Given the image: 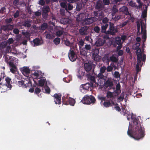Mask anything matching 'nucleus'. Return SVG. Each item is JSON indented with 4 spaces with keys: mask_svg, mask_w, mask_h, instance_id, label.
Instances as JSON below:
<instances>
[{
    "mask_svg": "<svg viewBox=\"0 0 150 150\" xmlns=\"http://www.w3.org/2000/svg\"><path fill=\"white\" fill-rule=\"evenodd\" d=\"M105 42L104 39L99 38L96 41L95 45L97 47L102 46L104 45Z\"/></svg>",
    "mask_w": 150,
    "mask_h": 150,
    "instance_id": "9b49d317",
    "label": "nucleus"
},
{
    "mask_svg": "<svg viewBox=\"0 0 150 150\" xmlns=\"http://www.w3.org/2000/svg\"><path fill=\"white\" fill-rule=\"evenodd\" d=\"M13 28V25H8L3 27V29L5 30H11Z\"/></svg>",
    "mask_w": 150,
    "mask_h": 150,
    "instance_id": "7c9ffc66",
    "label": "nucleus"
},
{
    "mask_svg": "<svg viewBox=\"0 0 150 150\" xmlns=\"http://www.w3.org/2000/svg\"><path fill=\"white\" fill-rule=\"evenodd\" d=\"M118 11L117 7L116 5H114L112 8V15H113L115 13Z\"/></svg>",
    "mask_w": 150,
    "mask_h": 150,
    "instance_id": "72a5a7b5",
    "label": "nucleus"
},
{
    "mask_svg": "<svg viewBox=\"0 0 150 150\" xmlns=\"http://www.w3.org/2000/svg\"><path fill=\"white\" fill-rule=\"evenodd\" d=\"M114 75L115 77L116 78H118L120 77V74L118 72L115 71Z\"/></svg>",
    "mask_w": 150,
    "mask_h": 150,
    "instance_id": "052dcab7",
    "label": "nucleus"
},
{
    "mask_svg": "<svg viewBox=\"0 0 150 150\" xmlns=\"http://www.w3.org/2000/svg\"><path fill=\"white\" fill-rule=\"evenodd\" d=\"M147 7L146 6L145 7V9L142 12V16L143 18L145 20V21L146 22V19H145V18L146 17L147 15Z\"/></svg>",
    "mask_w": 150,
    "mask_h": 150,
    "instance_id": "bb28decb",
    "label": "nucleus"
},
{
    "mask_svg": "<svg viewBox=\"0 0 150 150\" xmlns=\"http://www.w3.org/2000/svg\"><path fill=\"white\" fill-rule=\"evenodd\" d=\"M111 103L110 101H105L103 103V105L105 107H108L111 105Z\"/></svg>",
    "mask_w": 150,
    "mask_h": 150,
    "instance_id": "473e14b6",
    "label": "nucleus"
},
{
    "mask_svg": "<svg viewBox=\"0 0 150 150\" xmlns=\"http://www.w3.org/2000/svg\"><path fill=\"white\" fill-rule=\"evenodd\" d=\"M102 60L104 62L109 63L110 61V58H109L108 55H105L102 59Z\"/></svg>",
    "mask_w": 150,
    "mask_h": 150,
    "instance_id": "c85d7f7f",
    "label": "nucleus"
},
{
    "mask_svg": "<svg viewBox=\"0 0 150 150\" xmlns=\"http://www.w3.org/2000/svg\"><path fill=\"white\" fill-rule=\"evenodd\" d=\"M88 51L83 48H81L80 49L81 54L84 56H86Z\"/></svg>",
    "mask_w": 150,
    "mask_h": 150,
    "instance_id": "5701e85b",
    "label": "nucleus"
},
{
    "mask_svg": "<svg viewBox=\"0 0 150 150\" xmlns=\"http://www.w3.org/2000/svg\"><path fill=\"white\" fill-rule=\"evenodd\" d=\"M106 69V68L105 66H103L102 67L100 68V72H101V73H104Z\"/></svg>",
    "mask_w": 150,
    "mask_h": 150,
    "instance_id": "4c0bfd02",
    "label": "nucleus"
},
{
    "mask_svg": "<svg viewBox=\"0 0 150 150\" xmlns=\"http://www.w3.org/2000/svg\"><path fill=\"white\" fill-rule=\"evenodd\" d=\"M128 22V21H125L120 24L119 25V26L120 28L123 27L125 26V25H126L127 24Z\"/></svg>",
    "mask_w": 150,
    "mask_h": 150,
    "instance_id": "49530a36",
    "label": "nucleus"
},
{
    "mask_svg": "<svg viewBox=\"0 0 150 150\" xmlns=\"http://www.w3.org/2000/svg\"><path fill=\"white\" fill-rule=\"evenodd\" d=\"M34 76H35L36 78L40 76V73L38 71H36L33 74Z\"/></svg>",
    "mask_w": 150,
    "mask_h": 150,
    "instance_id": "8fccbe9b",
    "label": "nucleus"
},
{
    "mask_svg": "<svg viewBox=\"0 0 150 150\" xmlns=\"http://www.w3.org/2000/svg\"><path fill=\"white\" fill-rule=\"evenodd\" d=\"M115 44H113V46L115 47H116L117 44L118 45V46L117 47V51L119 49H120L122 47L123 42H122L121 40V38L119 37H118L115 38Z\"/></svg>",
    "mask_w": 150,
    "mask_h": 150,
    "instance_id": "0eeeda50",
    "label": "nucleus"
},
{
    "mask_svg": "<svg viewBox=\"0 0 150 150\" xmlns=\"http://www.w3.org/2000/svg\"><path fill=\"white\" fill-rule=\"evenodd\" d=\"M38 3L42 6H43L45 5V1L44 0H40L38 1Z\"/></svg>",
    "mask_w": 150,
    "mask_h": 150,
    "instance_id": "13d9d810",
    "label": "nucleus"
},
{
    "mask_svg": "<svg viewBox=\"0 0 150 150\" xmlns=\"http://www.w3.org/2000/svg\"><path fill=\"white\" fill-rule=\"evenodd\" d=\"M127 38V36L125 35H122L121 36V40H122V42H123L125 41V40Z\"/></svg>",
    "mask_w": 150,
    "mask_h": 150,
    "instance_id": "774afa93",
    "label": "nucleus"
},
{
    "mask_svg": "<svg viewBox=\"0 0 150 150\" xmlns=\"http://www.w3.org/2000/svg\"><path fill=\"white\" fill-rule=\"evenodd\" d=\"M109 30L106 31V34L113 35H115V33L118 32V28L115 27L113 24L111 23H110Z\"/></svg>",
    "mask_w": 150,
    "mask_h": 150,
    "instance_id": "39448f33",
    "label": "nucleus"
},
{
    "mask_svg": "<svg viewBox=\"0 0 150 150\" xmlns=\"http://www.w3.org/2000/svg\"><path fill=\"white\" fill-rule=\"evenodd\" d=\"M103 74V73H101V72H100L98 75V77L100 79L103 78L104 76V75Z\"/></svg>",
    "mask_w": 150,
    "mask_h": 150,
    "instance_id": "e2e57ef3",
    "label": "nucleus"
},
{
    "mask_svg": "<svg viewBox=\"0 0 150 150\" xmlns=\"http://www.w3.org/2000/svg\"><path fill=\"white\" fill-rule=\"evenodd\" d=\"M41 91V90L38 88H35V92L38 94Z\"/></svg>",
    "mask_w": 150,
    "mask_h": 150,
    "instance_id": "5fc2aeb1",
    "label": "nucleus"
},
{
    "mask_svg": "<svg viewBox=\"0 0 150 150\" xmlns=\"http://www.w3.org/2000/svg\"><path fill=\"white\" fill-rule=\"evenodd\" d=\"M84 66L85 69L86 71H89L91 69L92 66L91 64L89 63H85L84 65Z\"/></svg>",
    "mask_w": 150,
    "mask_h": 150,
    "instance_id": "412c9836",
    "label": "nucleus"
},
{
    "mask_svg": "<svg viewBox=\"0 0 150 150\" xmlns=\"http://www.w3.org/2000/svg\"><path fill=\"white\" fill-rule=\"evenodd\" d=\"M91 46L90 45L86 44L85 45V47H83L84 48L88 51L90 50L91 49Z\"/></svg>",
    "mask_w": 150,
    "mask_h": 150,
    "instance_id": "79ce46f5",
    "label": "nucleus"
},
{
    "mask_svg": "<svg viewBox=\"0 0 150 150\" xmlns=\"http://www.w3.org/2000/svg\"><path fill=\"white\" fill-rule=\"evenodd\" d=\"M45 92L47 93H49L50 91V90L48 86H45Z\"/></svg>",
    "mask_w": 150,
    "mask_h": 150,
    "instance_id": "680f3d73",
    "label": "nucleus"
},
{
    "mask_svg": "<svg viewBox=\"0 0 150 150\" xmlns=\"http://www.w3.org/2000/svg\"><path fill=\"white\" fill-rule=\"evenodd\" d=\"M137 2L139 4V8L141 7L143 5V4L141 1L140 0H137Z\"/></svg>",
    "mask_w": 150,
    "mask_h": 150,
    "instance_id": "69168bd1",
    "label": "nucleus"
},
{
    "mask_svg": "<svg viewBox=\"0 0 150 150\" xmlns=\"http://www.w3.org/2000/svg\"><path fill=\"white\" fill-rule=\"evenodd\" d=\"M46 38L48 39H51L53 38V37L51 34H47L46 35Z\"/></svg>",
    "mask_w": 150,
    "mask_h": 150,
    "instance_id": "0e129e2a",
    "label": "nucleus"
},
{
    "mask_svg": "<svg viewBox=\"0 0 150 150\" xmlns=\"http://www.w3.org/2000/svg\"><path fill=\"white\" fill-rule=\"evenodd\" d=\"M50 10L48 6H44L42 9V12L44 13H48L49 11Z\"/></svg>",
    "mask_w": 150,
    "mask_h": 150,
    "instance_id": "b1692460",
    "label": "nucleus"
},
{
    "mask_svg": "<svg viewBox=\"0 0 150 150\" xmlns=\"http://www.w3.org/2000/svg\"><path fill=\"white\" fill-rule=\"evenodd\" d=\"M88 17L89 14L87 13H81L78 15L76 20L78 21H83L84 23Z\"/></svg>",
    "mask_w": 150,
    "mask_h": 150,
    "instance_id": "423d86ee",
    "label": "nucleus"
},
{
    "mask_svg": "<svg viewBox=\"0 0 150 150\" xmlns=\"http://www.w3.org/2000/svg\"><path fill=\"white\" fill-rule=\"evenodd\" d=\"M70 59L72 62L75 61L76 58V56L73 51L71 48L68 54Z\"/></svg>",
    "mask_w": 150,
    "mask_h": 150,
    "instance_id": "1a4fd4ad",
    "label": "nucleus"
},
{
    "mask_svg": "<svg viewBox=\"0 0 150 150\" xmlns=\"http://www.w3.org/2000/svg\"><path fill=\"white\" fill-rule=\"evenodd\" d=\"M60 5L62 7L65 8V9L67 11V7L66 2H61L60 3Z\"/></svg>",
    "mask_w": 150,
    "mask_h": 150,
    "instance_id": "c9c22d12",
    "label": "nucleus"
},
{
    "mask_svg": "<svg viewBox=\"0 0 150 150\" xmlns=\"http://www.w3.org/2000/svg\"><path fill=\"white\" fill-rule=\"evenodd\" d=\"M4 77V75L2 77L1 76H0V81H1V79ZM0 91L1 92H4L8 91L10 90L11 88L9 86H8L5 84L3 83H0Z\"/></svg>",
    "mask_w": 150,
    "mask_h": 150,
    "instance_id": "20e7f679",
    "label": "nucleus"
},
{
    "mask_svg": "<svg viewBox=\"0 0 150 150\" xmlns=\"http://www.w3.org/2000/svg\"><path fill=\"white\" fill-rule=\"evenodd\" d=\"M63 29L60 28L58 29L56 32V35L58 36H61L63 34Z\"/></svg>",
    "mask_w": 150,
    "mask_h": 150,
    "instance_id": "2f4dec72",
    "label": "nucleus"
},
{
    "mask_svg": "<svg viewBox=\"0 0 150 150\" xmlns=\"http://www.w3.org/2000/svg\"><path fill=\"white\" fill-rule=\"evenodd\" d=\"M19 15V11H17L16 12L14 13V17L15 18H16L18 17Z\"/></svg>",
    "mask_w": 150,
    "mask_h": 150,
    "instance_id": "bf43d9fd",
    "label": "nucleus"
},
{
    "mask_svg": "<svg viewBox=\"0 0 150 150\" xmlns=\"http://www.w3.org/2000/svg\"><path fill=\"white\" fill-rule=\"evenodd\" d=\"M93 58L94 60L96 61H98L100 60L101 57L100 56L97 55H95Z\"/></svg>",
    "mask_w": 150,
    "mask_h": 150,
    "instance_id": "ea45409f",
    "label": "nucleus"
},
{
    "mask_svg": "<svg viewBox=\"0 0 150 150\" xmlns=\"http://www.w3.org/2000/svg\"><path fill=\"white\" fill-rule=\"evenodd\" d=\"M79 32L81 35H87L88 33V28L86 26L82 27L79 29Z\"/></svg>",
    "mask_w": 150,
    "mask_h": 150,
    "instance_id": "9d476101",
    "label": "nucleus"
},
{
    "mask_svg": "<svg viewBox=\"0 0 150 150\" xmlns=\"http://www.w3.org/2000/svg\"><path fill=\"white\" fill-rule=\"evenodd\" d=\"M120 11L123 12L127 15H129V13L128 11L127 8L125 6H123L120 9Z\"/></svg>",
    "mask_w": 150,
    "mask_h": 150,
    "instance_id": "a211bd4d",
    "label": "nucleus"
},
{
    "mask_svg": "<svg viewBox=\"0 0 150 150\" xmlns=\"http://www.w3.org/2000/svg\"><path fill=\"white\" fill-rule=\"evenodd\" d=\"M110 61L116 62H117L118 59L117 57H115L114 55H112L110 57Z\"/></svg>",
    "mask_w": 150,
    "mask_h": 150,
    "instance_id": "c756f323",
    "label": "nucleus"
},
{
    "mask_svg": "<svg viewBox=\"0 0 150 150\" xmlns=\"http://www.w3.org/2000/svg\"><path fill=\"white\" fill-rule=\"evenodd\" d=\"M69 102L70 105L73 106L74 105L75 101L74 99L72 98H70L69 100Z\"/></svg>",
    "mask_w": 150,
    "mask_h": 150,
    "instance_id": "a18cd8bd",
    "label": "nucleus"
},
{
    "mask_svg": "<svg viewBox=\"0 0 150 150\" xmlns=\"http://www.w3.org/2000/svg\"><path fill=\"white\" fill-rule=\"evenodd\" d=\"M90 84L88 83H87L83 85V88L85 90L88 89L90 87Z\"/></svg>",
    "mask_w": 150,
    "mask_h": 150,
    "instance_id": "e433bc0d",
    "label": "nucleus"
},
{
    "mask_svg": "<svg viewBox=\"0 0 150 150\" xmlns=\"http://www.w3.org/2000/svg\"><path fill=\"white\" fill-rule=\"evenodd\" d=\"M47 27V23H43L41 26V29L42 30L45 29Z\"/></svg>",
    "mask_w": 150,
    "mask_h": 150,
    "instance_id": "de8ad7c7",
    "label": "nucleus"
},
{
    "mask_svg": "<svg viewBox=\"0 0 150 150\" xmlns=\"http://www.w3.org/2000/svg\"><path fill=\"white\" fill-rule=\"evenodd\" d=\"M60 40V38H56L54 40V42L56 45H58L59 43Z\"/></svg>",
    "mask_w": 150,
    "mask_h": 150,
    "instance_id": "37998d69",
    "label": "nucleus"
},
{
    "mask_svg": "<svg viewBox=\"0 0 150 150\" xmlns=\"http://www.w3.org/2000/svg\"><path fill=\"white\" fill-rule=\"evenodd\" d=\"M94 30L97 33H98L100 31V28L98 26H96L94 28Z\"/></svg>",
    "mask_w": 150,
    "mask_h": 150,
    "instance_id": "3c124183",
    "label": "nucleus"
},
{
    "mask_svg": "<svg viewBox=\"0 0 150 150\" xmlns=\"http://www.w3.org/2000/svg\"><path fill=\"white\" fill-rule=\"evenodd\" d=\"M95 101V98L92 96H86L83 97L82 101L83 103L87 104H89L94 103Z\"/></svg>",
    "mask_w": 150,
    "mask_h": 150,
    "instance_id": "7ed1b4c3",
    "label": "nucleus"
},
{
    "mask_svg": "<svg viewBox=\"0 0 150 150\" xmlns=\"http://www.w3.org/2000/svg\"><path fill=\"white\" fill-rule=\"evenodd\" d=\"M107 97L108 98L113 99L115 97V96L113 95V93L108 91L107 93Z\"/></svg>",
    "mask_w": 150,
    "mask_h": 150,
    "instance_id": "cd10ccee",
    "label": "nucleus"
},
{
    "mask_svg": "<svg viewBox=\"0 0 150 150\" xmlns=\"http://www.w3.org/2000/svg\"><path fill=\"white\" fill-rule=\"evenodd\" d=\"M107 85L108 86H113L112 82L110 81H108L107 82Z\"/></svg>",
    "mask_w": 150,
    "mask_h": 150,
    "instance_id": "338daca9",
    "label": "nucleus"
},
{
    "mask_svg": "<svg viewBox=\"0 0 150 150\" xmlns=\"http://www.w3.org/2000/svg\"><path fill=\"white\" fill-rule=\"evenodd\" d=\"M108 24L107 23L105 24L104 25H102L101 26V32L103 33H106V29L108 28Z\"/></svg>",
    "mask_w": 150,
    "mask_h": 150,
    "instance_id": "393cba45",
    "label": "nucleus"
},
{
    "mask_svg": "<svg viewBox=\"0 0 150 150\" xmlns=\"http://www.w3.org/2000/svg\"><path fill=\"white\" fill-rule=\"evenodd\" d=\"M19 0H14L13 4L16 6H17L19 4Z\"/></svg>",
    "mask_w": 150,
    "mask_h": 150,
    "instance_id": "4d7b16f0",
    "label": "nucleus"
},
{
    "mask_svg": "<svg viewBox=\"0 0 150 150\" xmlns=\"http://www.w3.org/2000/svg\"><path fill=\"white\" fill-rule=\"evenodd\" d=\"M97 20V19L95 17L90 18H86L85 21L84 23L86 24H90L95 21Z\"/></svg>",
    "mask_w": 150,
    "mask_h": 150,
    "instance_id": "f8f14e48",
    "label": "nucleus"
},
{
    "mask_svg": "<svg viewBox=\"0 0 150 150\" xmlns=\"http://www.w3.org/2000/svg\"><path fill=\"white\" fill-rule=\"evenodd\" d=\"M104 5H108L109 4L110 1L109 0H103Z\"/></svg>",
    "mask_w": 150,
    "mask_h": 150,
    "instance_id": "864d4df0",
    "label": "nucleus"
},
{
    "mask_svg": "<svg viewBox=\"0 0 150 150\" xmlns=\"http://www.w3.org/2000/svg\"><path fill=\"white\" fill-rule=\"evenodd\" d=\"M104 5L103 4L102 2L101 1H98L97 2L96 5V8L97 9H100L103 8Z\"/></svg>",
    "mask_w": 150,
    "mask_h": 150,
    "instance_id": "f3484780",
    "label": "nucleus"
},
{
    "mask_svg": "<svg viewBox=\"0 0 150 150\" xmlns=\"http://www.w3.org/2000/svg\"><path fill=\"white\" fill-rule=\"evenodd\" d=\"M99 50L98 49H95L93 51V55H98L99 53Z\"/></svg>",
    "mask_w": 150,
    "mask_h": 150,
    "instance_id": "603ef678",
    "label": "nucleus"
},
{
    "mask_svg": "<svg viewBox=\"0 0 150 150\" xmlns=\"http://www.w3.org/2000/svg\"><path fill=\"white\" fill-rule=\"evenodd\" d=\"M128 4L129 6H131L132 7H136V3L132 1L128 2Z\"/></svg>",
    "mask_w": 150,
    "mask_h": 150,
    "instance_id": "a19ab883",
    "label": "nucleus"
},
{
    "mask_svg": "<svg viewBox=\"0 0 150 150\" xmlns=\"http://www.w3.org/2000/svg\"><path fill=\"white\" fill-rule=\"evenodd\" d=\"M113 69V68L111 66H109L106 68V70L108 72L111 71Z\"/></svg>",
    "mask_w": 150,
    "mask_h": 150,
    "instance_id": "6e6d98bb",
    "label": "nucleus"
},
{
    "mask_svg": "<svg viewBox=\"0 0 150 150\" xmlns=\"http://www.w3.org/2000/svg\"><path fill=\"white\" fill-rule=\"evenodd\" d=\"M54 97L56 99L55 103L56 104L59 103L60 101L61 100V97L57 94H55L54 96Z\"/></svg>",
    "mask_w": 150,
    "mask_h": 150,
    "instance_id": "4be33fe9",
    "label": "nucleus"
},
{
    "mask_svg": "<svg viewBox=\"0 0 150 150\" xmlns=\"http://www.w3.org/2000/svg\"><path fill=\"white\" fill-rule=\"evenodd\" d=\"M5 80L6 82L5 84L7 85L8 86H9V87L11 88L12 85L11 83H12V81L11 79L8 77H7L5 78Z\"/></svg>",
    "mask_w": 150,
    "mask_h": 150,
    "instance_id": "6ab92c4d",
    "label": "nucleus"
},
{
    "mask_svg": "<svg viewBox=\"0 0 150 150\" xmlns=\"http://www.w3.org/2000/svg\"><path fill=\"white\" fill-rule=\"evenodd\" d=\"M46 82L45 78L43 77L41 78L38 81V83L40 86H43Z\"/></svg>",
    "mask_w": 150,
    "mask_h": 150,
    "instance_id": "aec40b11",
    "label": "nucleus"
},
{
    "mask_svg": "<svg viewBox=\"0 0 150 150\" xmlns=\"http://www.w3.org/2000/svg\"><path fill=\"white\" fill-rule=\"evenodd\" d=\"M143 51H142L140 48L137 49L136 51V53L137 56V63L136 66V69L137 72H139L141 69V68L139 66H142V64L141 63V61L145 62L146 60V55L143 53Z\"/></svg>",
    "mask_w": 150,
    "mask_h": 150,
    "instance_id": "f257e3e1",
    "label": "nucleus"
},
{
    "mask_svg": "<svg viewBox=\"0 0 150 150\" xmlns=\"http://www.w3.org/2000/svg\"><path fill=\"white\" fill-rule=\"evenodd\" d=\"M14 42V40L12 38H9L7 40V43H8L9 44H12Z\"/></svg>",
    "mask_w": 150,
    "mask_h": 150,
    "instance_id": "09e8293b",
    "label": "nucleus"
},
{
    "mask_svg": "<svg viewBox=\"0 0 150 150\" xmlns=\"http://www.w3.org/2000/svg\"><path fill=\"white\" fill-rule=\"evenodd\" d=\"M60 22L62 24H67L71 23V21L69 18H62L60 20Z\"/></svg>",
    "mask_w": 150,
    "mask_h": 150,
    "instance_id": "4468645a",
    "label": "nucleus"
},
{
    "mask_svg": "<svg viewBox=\"0 0 150 150\" xmlns=\"http://www.w3.org/2000/svg\"><path fill=\"white\" fill-rule=\"evenodd\" d=\"M8 57L6 56V57L5 60L7 62H8L9 64L10 65V71L13 73L14 74L16 71L17 70V68L16 66L14 64L11 62H9L7 60L6 58H8Z\"/></svg>",
    "mask_w": 150,
    "mask_h": 150,
    "instance_id": "6e6552de",
    "label": "nucleus"
},
{
    "mask_svg": "<svg viewBox=\"0 0 150 150\" xmlns=\"http://www.w3.org/2000/svg\"><path fill=\"white\" fill-rule=\"evenodd\" d=\"M64 43L67 46L71 47L72 45V43L70 42L67 40H64Z\"/></svg>",
    "mask_w": 150,
    "mask_h": 150,
    "instance_id": "58836bf2",
    "label": "nucleus"
},
{
    "mask_svg": "<svg viewBox=\"0 0 150 150\" xmlns=\"http://www.w3.org/2000/svg\"><path fill=\"white\" fill-rule=\"evenodd\" d=\"M31 24V21L30 20H27L24 23L23 25L25 27H29L30 26Z\"/></svg>",
    "mask_w": 150,
    "mask_h": 150,
    "instance_id": "a878e982",
    "label": "nucleus"
},
{
    "mask_svg": "<svg viewBox=\"0 0 150 150\" xmlns=\"http://www.w3.org/2000/svg\"><path fill=\"white\" fill-rule=\"evenodd\" d=\"M33 43L35 46L41 45L43 43V40L38 38H36L33 40Z\"/></svg>",
    "mask_w": 150,
    "mask_h": 150,
    "instance_id": "2eb2a0df",
    "label": "nucleus"
},
{
    "mask_svg": "<svg viewBox=\"0 0 150 150\" xmlns=\"http://www.w3.org/2000/svg\"><path fill=\"white\" fill-rule=\"evenodd\" d=\"M84 41L82 40H81L79 41L78 44L80 49L83 46L84 44Z\"/></svg>",
    "mask_w": 150,
    "mask_h": 150,
    "instance_id": "c03bdc74",
    "label": "nucleus"
},
{
    "mask_svg": "<svg viewBox=\"0 0 150 150\" xmlns=\"http://www.w3.org/2000/svg\"><path fill=\"white\" fill-rule=\"evenodd\" d=\"M7 42L6 41L3 42L0 44V47L2 49L4 48L7 46Z\"/></svg>",
    "mask_w": 150,
    "mask_h": 150,
    "instance_id": "f704fd0d",
    "label": "nucleus"
},
{
    "mask_svg": "<svg viewBox=\"0 0 150 150\" xmlns=\"http://www.w3.org/2000/svg\"><path fill=\"white\" fill-rule=\"evenodd\" d=\"M137 30H138L137 34H140V28L141 26V33L143 34V38L144 40H146V24L145 23L143 22V21L142 19H140L137 22Z\"/></svg>",
    "mask_w": 150,
    "mask_h": 150,
    "instance_id": "f03ea898",
    "label": "nucleus"
},
{
    "mask_svg": "<svg viewBox=\"0 0 150 150\" xmlns=\"http://www.w3.org/2000/svg\"><path fill=\"white\" fill-rule=\"evenodd\" d=\"M29 82V81H28V82L27 80H24V81H19L18 82V83L19 86L21 87H26L27 86V83H28Z\"/></svg>",
    "mask_w": 150,
    "mask_h": 150,
    "instance_id": "dca6fc26",
    "label": "nucleus"
},
{
    "mask_svg": "<svg viewBox=\"0 0 150 150\" xmlns=\"http://www.w3.org/2000/svg\"><path fill=\"white\" fill-rule=\"evenodd\" d=\"M20 70L22 74L25 76L30 73V70L27 67H23L21 68Z\"/></svg>",
    "mask_w": 150,
    "mask_h": 150,
    "instance_id": "ddd939ff",
    "label": "nucleus"
}]
</instances>
